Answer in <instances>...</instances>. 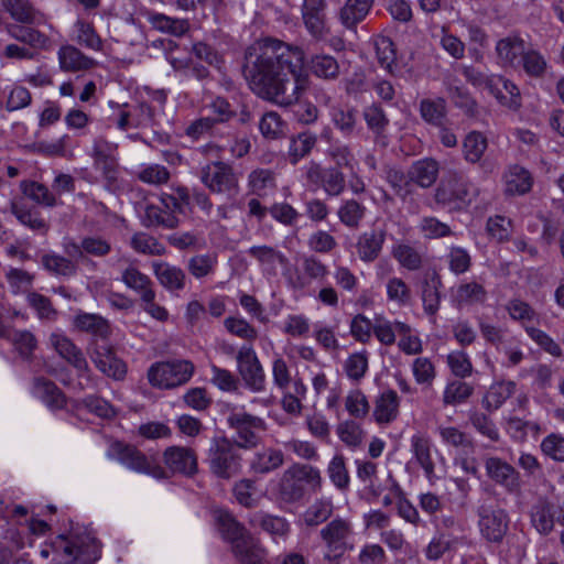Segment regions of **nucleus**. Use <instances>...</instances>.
<instances>
[{
  "label": "nucleus",
  "mask_w": 564,
  "mask_h": 564,
  "mask_svg": "<svg viewBox=\"0 0 564 564\" xmlns=\"http://www.w3.org/2000/svg\"><path fill=\"white\" fill-rule=\"evenodd\" d=\"M304 52L280 40L265 39L245 51L242 75L259 98L288 108L299 102L307 89L303 74Z\"/></svg>",
  "instance_id": "nucleus-1"
},
{
  "label": "nucleus",
  "mask_w": 564,
  "mask_h": 564,
  "mask_svg": "<svg viewBox=\"0 0 564 564\" xmlns=\"http://www.w3.org/2000/svg\"><path fill=\"white\" fill-rule=\"evenodd\" d=\"M354 525L347 518L335 517L319 531L326 552L324 561L329 564H338L344 554L354 550Z\"/></svg>",
  "instance_id": "nucleus-2"
},
{
  "label": "nucleus",
  "mask_w": 564,
  "mask_h": 564,
  "mask_svg": "<svg viewBox=\"0 0 564 564\" xmlns=\"http://www.w3.org/2000/svg\"><path fill=\"white\" fill-rule=\"evenodd\" d=\"M227 425L234 431L231 443L246 451L257 448L263 442V434L268 430L267 422L262 417L243 410L230 411Z\"/></svg>",
  "instance_id": "nucleus-3"
},
{
  "label": "nucleus",
  "mask_w": 564,
  "mask_h": 564,
  "mask_svg": "<svg viewBox=\"0 0 564 564\" xmlns=\"http://www.w3.org/2000/svg\"><path fill=\"white\" fill-rule=\"evenodd\" d=\"M473 185L462 173L451 172L435 188V203L449 212L465 209L471 203Z\"/></svg>",
  "instance_id": "nucleus-4"
},
{
  "label": "nucleus",
  "mask_w": 564,
  "mask_h": 564,
  "mask_svg": "<svg viewBox=\"0 0 564 564\" xmlns=\"http://www.w3.org/2000/svg\"><path fill=\"white\" fill-rule=\"evenodd\" d=\"M107 456L134 473L145 474L155 479L166 478L165 469L156 459L147 456L134 445L120 441L112 442L108 448Z\"/></svg>",
  "instance_id": "nucleus-5"
},
{
  "label": "nucleus",
  "mask_w": 564,
  "mask_h": 564,
  "mask_svg": "<svg viewBox=\"0 0 564 564\" xmlns=\"http://www.w3.org/2000/svg\"><path fill=\"white\" fill-rule=\"evenodd\" d=\"M207 462L210 471L221 479H230L241 470L242 457L236 446L225 436H216L208 448Z\"/></svg>",
  "instance_id": "nucleus-6"
},
{
  "label": "nucleus",
  "mask_w": 564,
  "mask_h": 564,
  "mask_svg": "<svg viewBox=\"0 0 564 564\" xmlns=\"http://www.w3.org/2000/svg\"><path fill=\"white\" fill-rule=\"evenodd\" d=\"M52 545L55 552L62 553L72 563L94 564L100 556L96 539L87 533L61 534Z\"/></svg>",
  "instance_id": "nucleus-7"
},
{
  "label": "nucleus",
  "mask_w": 564,
  "mask_h": 564,
  "mask_svg": "<svg viewBox=\"0 0 564 564\" xmlns=\"http://www.w3.org/2000/svg\"><path fill=\"white\" fill-rule=\"evenodd\" d=\"M195 367L189 360L156 362L148 371L149 382L160 389H173L191 380Z\"/></svg>",
  "instance_id": "nucleus-8"
},
{
  "label": "nucleus",
  "mask_w": 564,
  "mask_h": 564,
  "mask_svg": "<svg viewBox=\"0 0 564 564\" xmlns=\"http://www.w3.org/2000/svg\"><path fill=\"white\" fill-rule=\"evenodd\" d=\"M200 182L216 194L235 197L239 193V178L231 165L223 161L206 164L200 170Z\"/></svg>",
  "instance_id": "nucleus-9"
},
{
  "label": "nucleus",
  "mask_w": 564,
  "mask_h": 564,
  "mask_svg": "<svg viewBox=\"0 0 564 564\" xmlns=\"http://www.w3.org/2000/svg\"><path fill=\"white\" fill-rule=\"evenodd\" d=\"M476 514L480 536L490 544L500 545L509 531L508 512L499 507L481 505Z\"/></svg>",
  "instance_id": "nucleus-10"
},
{
  "label": "nucleus",
  "mask_w": 564,
  "mask_h": 564,
  "mask_svg": "<svg viewBox=\"0 0 564 564\" xmlns=\"http://www.w3.org/2000/svg\"><path fill=\"white\" fill-rule=\"evenodd\" d=\"M484 467L490 481L502 487L509 494L520 491L521 476L511 464L498 456H486Z\"/></svg>",
  "instance_id": "nucleus-11"
},
{
  "label": "nucleus",
  "mask_w": 564,
  "mask_h": 564,
  "mask_svg": "<svg viewBox=\"0 0 564 564\" xmlns=\"http://www.w3.org/2000/svg\"><path fill=\"white\" fill-rule=\"evenodd\" d=\"M238 371L246 387L253 392L265 388V373L256 351L250 346H242L237 354Z\"/></svg>",
  "instance_id": "nucleus-12"
},
{
  "label": "nucleus",
  "mask_w": 564,
  "mask_h": 564,
  "mask_svg": "<svg viewBox=\"0 0 564 564\" xmlns=\"http://www.w3.org/2000/svg\"><path fill=\"white\" fill-rule=\"evenodd\" d=\"M326 8V0H303L301 7L305 30L317 41L324 40L330 32L327 25Z\"/></svg>",
  "instance_id": "nucleus-13"
},
{
  "label": "nucleus",
  "mask_w": 564,
  "mask_h": 564,
  "mask_svg": "<svg viewBox=\"0 0 564 564\" xmlns=\"http://www.w3.org/2000/svg\"><path fill=\"white\" fill-rule=\"evenodd\" d=\"M90 359L95 367L108 378L120 381L127 375V365L119 358L112 346L94 344Z\"/></svg>",
  "instance_id": "nucleus-14"
},
{
  "label": "nucleus",
  "mask_w": 564,
  "mask_h": 564,
  "mask_svg": "<svg viewBox=\"0 0 564 564\" xmlns=\"http://www.w3.org/2000/svg\"><path fill=\"white\" fill-rule=\"evenodd\" d=\"M386 239L387 229L384 227L373 226L370 229L362 231L357 237L355 245L359 260L365 263H372L379 259L382 253Z\"/></svg>",
  "instance_id": "nucleus-15"
},
{
  "label": "nucleus",
  "mask_w": 564,
  "mask_h": 564,
  "mask_svg": "<svg viewBox=\"0 0 564 564\" xmlns=\"http://www.w3.org/2000/svg\"><path fill=\"white\" fill-rule=\"evenodd\" d=\"M163 462L172 473L194 476L198 471L195 451L186 446H169L163 452Z\"/></svg>",
  "instance_id": "nucleus-16"
},
{
  "label": "nucleus",
  "mask_w": 564,
  "mask_h": 564,
  "mask_svg": "<svg viewBox=\"0 0 564 564\" xmlns=\"http://www.w3.org/2000/svg\"><path fill=\"white\" fill-rule=\"evenodd\" d=\"M375 0H346L337 12V19L345 30L357 32V26L369 15Z\"/></svg>",
  "instance_id": "nucleus-17"
},
{
  "label": "nucleus",
  "mask_w": 564,
  "mask_h": 564,
  "mask_svg": "<svg viewBox=\"0 0 564 564\" xmlns=\"http://www.w3.org/2000/svg\"><path fill=\"white\" fill-rule=\"evenodd\" d=\"M151 268L154 276L166 291L176 293L185 289L187 276L182 268L166 261H153Z\"/></svg>",
  "instance_id": "nucleus-18"
},
{
  "label": "nucleus",
  "mask_w": 564,
  "mask_h": 564,
  "mask_svg": "<svg viewBox=\"0 0 564 564\" xmlns=\"http://www.w3.org/2000/svg\"><path fill=\"white\" fill-rule=\"evenodd\" d=\"M51 345L55 351L70 364L80 375L89 372L88 362L82 351L70 338L63 334H52L50 337Z\"/></svg>",
  "instance_id": "nucleus-19"
},
{
  "label": "nucleus",
  "mask_w": 564,
  "mask_h": 564,
  "mask_svg": "<svg viewBox=\"0 0 564 564\" xmlns=\"http://www.w3.org/2000/svg\"><path fill=\"white\" fill-rule=\"evenodd\" d=\"M495 50L501 66L517 68L525 51V42L519 35L510 34L500 39Z\"/></svg>",
  "instance_id": "nucleus-20"
},
{
  "label": "nucleus",
  "mask_w": 564,
  "mask_h": 564,
  "mask_svg": "<svg viewBox=\"0 0 564 564\" xmlns=\"http://www.w3.org/2000/svg\"><path fill=\"white\" fill-rule=\"evenodd\" d=\"M284 464V454L274 447H262L249 460V469L253 475L264 476L278 470Z\"/></svg>",
  "instance_id": "nucleus-21"
},
{
  "label": "nucleus",
  "mask_w": 564,
  "mask_h": 564,
  "mask_svg": "<svg viewBox=\"0 0 564 564\" xmlns=\"http://www.w3.org/2000/svg\"><path fill=\"white\" fill-rule=\"evenodd\" d=\"M440 163L432 158L420 159L408 171L409 182L422 188H430L438 178Z\"/></svg>",
  "instance_id": "nucleus-22"
},
{
  "label": "nucleus",
  "mask_w": 564,
  "mask_h": 564,
  "mask_svg": "<svg viewBox=\"0 0 564 564\" xmlns=\"http://www.w3.org/2000/svg\"><path fill=\"white\" fill-rule=\"evenodd\" d=\"M530 522L540 534L549 535L555 525V506L540 498L530 509Z\"/></svg>",
  "instance_id": "nucleus-23"
},
{
  "label": "nucleus",
  "mask_w": 564,
  "mask_h": 564,
  "mask_svg": "<svg viewBox=\"0 0 564 564\" xmlns=\"http://www.w3.org/2000/svg\"><path fill=\"white\" fill-rule=\"evenodd\" d=\"M74 327L83 333H88L96 338L108 339L111 335L109 322L101 315L79 312L73 319Z\"/></svg>",
  "instance_id": "nucleus-24"
},
{
  "label": "nucleus",
  "mask_w": 564,
  "mask_h": 564,
  "mask_svg": "<svg viewBox=\"0 0 564 564\" xmlns=\"http://www.w3.org/2000/svg\"><path fill=\"white\" fill-rule=\"evenodd\" d=\"M301 476L294 474L292 466L288 467L281 475L276 486L278 498L285 503H296L304 499L303 487L300 486Z\"/></svg>",
  "instance_id": "nucleus-25"
},
{
  "label": "nucleus",
  "mask_w": 564,
  "mask_h": 564,
  "mask_svg": "<svg viewBox=\"0 0 564 564\" xmlns=\"http://www.w3.org/2000/svg\"><path fill=\"white\" fill-rule=\"evenodd\" d=\"M231 551L240 564H268L265 549L252 535L238 541Z\"/></svg>",
  "instance_id": "nucleus-26"
},
{
  "label": "nucleus",
  "mask_w": 564,
  "mask_h": 564,
  "mask_svg": "<svg viewBox=\"0 0 564 564\" xmlns=\"http://www.w3.org/2000/svg\"><path fill=\"white\" fill-rule=\"evenodd\" d=\"M442 285L441 276L436 272L425 275L421 282V299L427 315L433 316L440 310Z\"/></svg>",
  "instance_id": "nucleus-27"
},
{
  "label": "nucleus",
  "mask_w": 564,
  "mask_h": 564,
  "mask_svg": "<svg viewBox=\"0 0 564 564\" xmlns=\"http://www.w3.org/2000/svg\"><path fill=\"white\" fill-rule=\"evenodd\" d=\"M505 192L508 195H524L529 193L533 185L531 173L519 164L508 167L505 175Z\"/></svg>",
  "instance_id": "nucleus-28"
},
{
  "label": "nucleus",
  "mask_w": 564,
  "mask_h": 564,
  "mask_svg": "<svg viewBox=\"0 0 564 564\" xmlns=\"http://www.w3.org/2000/svg\"><path fill=\"white\" fill-rule=\"evenodd\" d=\"M59 67L64 72L88 70L96 65L95 59L85 55L73 45H64L58 53Z\"/></svg>",
  "instance_id": "nucleus-29"
},
{
  "label": "nucleus",
  "mask_w": 564,
  "mask_h": 564,
  "mask_svg": "<svg viewBox=\"0 0 564 564\" xmlns=\"http://www.w3.org/2000/svg\"><path fill=\"white\" fill-rule=\"evenodd\" d=\"M33 392L52 410H59L66 405V397L63 391L46 378L41 377L34 380Z\"/></svg>",
  "instance_id": "nucleus-30"
},
{
  "label": "nucleus",
  "mask_w": 564,
  "mask_h": 564,
  "mask_svg": "<svg viewBox=\"0 0 564 564\" xmlns=\"http://www.w3.org/2000/svg\"><path fill=\"white\" fill-rule=\"evenodd\" d=\"M400 399L394 390L382 392L376 400L373 417L379 424H388L399 415Z\"/></svg>",
  "instance_id": "nucleus-31"
},
{
  "label": "nucleus",
  "mask_w": 564,
  "mask_h": 564,
  "mask_svg": "<svg viewBox=\"0 0 564 564\" xmlns=\"http://www.w3.org/2000/svg\"><path fill=\"white\" fill-rule=\"evenodd\" d=\"M142 225L147 228L162 227L164 229H175L180 225V219L166 208L154 204H149L144 208L141 218Z\"/></svg>",
  "instance_id": "nucleus-32"
},
{
  "label": "nucleus",
  "mask_w": 564,
  "mask_h": 564,
  "mask_svg": "<svg viewBox=\"0 0 564 564\" xmlns=\"http://www.w3.org/2000/svg\"><path fill=\"white\" fill-rule=\"evenodd\" d=\"M437 533L445 540L448 539L456 549L469 544L465 523L454 516H445L441 519Z\"/></svg>",
  "instance_id": "nucleus-33"
},
{
  "label": "nucleus",
  "mask_w": 564,
  "mask_h": 564,
  "mask_svg": "<svg viewBox=\"0 0 564 564\" xmlns=\"http://www.w3.org/2000/svg\"><path fill=\"white\" fill-rule=\"evenodd\" d=\"M452 299L457 306L481 304L487 299V291L478 282H464L452 290Z\"/></svg>",
  "instance_id": "nucleus-34"
},
{
  "label": "nucleus",
  "mask_w": 564,
  "mask_h": 564,
  "mask_svg": "<svg viewBox=\"0 0 564 564\" xmlns=\"http://www.w3.org/2000/svg\"><path fill=\"white\" fill-rule=\"evenodd\" d=\"M42 267L52 275L69 278L77 273L76 261L55 252H47L41 257Z\"/></svg>",
  "instance_id": "nucleus-35"
},
{
  "label": "nucleus",
  "mask_w": 564,
  "mask_h": 564,
  "mask_svg": "<svg viewBox=\"0 0 564 564\" xmlns=\"http://www.w3.org/2000/svg\"><path fill=\"white\" fill-rule=\"evenodd\" d=\"M366 206L355 198L343 199L337 209L339 221L350 229L360 227L366 217Z\"/></svg>",
  "instance_id": "nucleus-36"
},
{
  "label": "nucleus",
  "mask_w": 564,
  "mask_h": 564,
  "mask_svg": "<svg viewBox=\"0 0 564 564\" xmlns=\"http://www.w3.org/2000/svg\"><path fill=\"white\" fill-rule=\"evenodd\" d=\"M317 143V135L310 131H303L290 139L288 160L291 164H297L307 156Z\"/></svg>",
  "instance_id": "nucleus-37"
},
{
  "label": "nucleus",
  "mask_w": 564,
  "mask_h": 564,
  "mask_svg": "<svg viewBox=\"0 0 564 564\" xmlns=\"http://www.w3.org/2000/svg\"><path fill=\"white\" fill-rule=\"evenodd\" d=\"M10 210L23 226H26L31 230L42 235L48 231L50 225L41 217L40 212L26 208L15 200L11 202Z\"/></svg>",
  "instance_id": "nucleus-38"
},
{
  "label": "nucleus",
  "mask_w": 564,
  "mask_h": 564,
  "mask_svg": "<svg viewBox=\"0 0 564 564\" xmlns=\"http://www.w3.org/2000/svg\"><path fill=\"white\" fill-rule=\"evenodd\" d=\"M217 527L221 536L230 542L231 547L240 541L245 540V538L250 536L251 534L241 525L230 513L225 511H219L217 513Z\"/></svg>",
  "instance_id": "nucleus-39"
},
{
  "label": "nucleus",
  "mask_w": 564,
  "mask_h": 564,
  "mask_svg": "<svg viewBox=\"0 0 564 564\" xmlns=\"http://www.w3.org/2000/svg\"><path fill=\"white\" fill-rule=\"evenodd\" d=\"M411 447L426 478L432 480L435 477V465L431 456L430 440L423 435H414L411 438Z\"/></svg>",
  "instance_id": "nucleus-40"
},
{
  "label": "nucleus",
  "mask_w": 564,
  "mask_h": 564,
  "mask_svg": "<svg viewBox=\"0 0 564 564\" xmlns=\"http://www.w3.org/2000/svg\"><path fill=\"white\" fill-rule=\"evenodd\" d=\"M302 270L304 276H297L293 281V286L303 289L310 284L312 280H323L328 274V269L319 259L314 256H304L302 258Z\"/></svg>",
  "instance_id": "nucleus-41"
},
{
  "label": "nucleus",
  "mask_w": 564,
  "mask_h": 564,
  "mask_svg": "<svg viewBox=\"0 0 564 564\" xmlns=\"http://www.w3.org/2000/svg\"><path fill=\"white\" fill-rule=\"evenodd\" d=\"M4 9L11 17L22 23H40L43 15L36 11L29 0H1Z\"/></svg>",
  "instance_id": "nucleus-42"
},
{
  "label": "nucleus",
  "mask_w": 564,
  "mask_h": 564,
  "mask_svg": "<svg viewBox=\"0 0 564 564\" xmlns=\"http://www.w3.org/2000/svg\"><path fill=\"white\" fill-rule=\"evenodd\" d=\"M362 117L367 128L373 133L376 139L386 135L387 128L390 123L382 106L379 102H372L362 110Z\"/></svg>",
  "instance_id": "nucleus-43"
},
{
  "label": "nucleus",
  "mask_w": 564,
  "mask_h": 564,
  "mask_svg": "<svg viewBox=\"0 0 564 564\" xmlns=\"http://www.w3.org/2000/svg\"><path fill=\"white\" fill-rule=\"evenodd\" d=\"M121 281L127 288L137 292L141 300L151 297L150 295L154 292L151 279L135 267L127 268L122 272Z\"/></svg>",
  "instance_id": "nucleus-44"
},
{
  "label": "nucleus",
  "mask_w": 564,
  "mask_h": 564,
  "mask_svg": "<svg viewBox=\"0 0 564 564\" xmlns=\"http://www.w3.org/2000/svg\"><path fill=\"white\" fill-rule=\"evenodd\" d=\"M20 189L23 195L39 205L45 207H54L57 205V199L54 193L42 183L24 180L20 183Z\"/></svg>",
  "instance_id": "nucleus-45"
},
{
  "label": "nucleus",
  "mask_w": 564,
  "mask_h": 564,
  "mask_svg": "<svg viewBox=\"0 0 564 564\" xmlns=\"http://www.w3.org/2000/svg\"><path fill=\"white\" fill-rule=\"evenodd\" d=\"M149 22L155 30L177 37L189 30L188 20L175 19L162 13L150 14Z\"/></svg>",
  "instance_id": "nucleus-46"
},
{
  "label": "nucleus",
  "mask_w": 564,
  "mask_h": 564,
  "mask_svg": "<svg viewBox=\"0 0 564 564\" xmlns=\"http://www.w3.org/2000/svg\"><path fill=\"white\" fill-rule=\"evenodd\" d=\"M160 203L173 215L185 214L187 209L191 210V193L187 187L177 186L171 194L162 193Z\"/></svg>",
  "instance_id": "nucleus-47"
},
{
  "label": "nucleus",
  "mask_w": 564,
  "mask_h": 564,
  "mask_svg": "<svg viewBox=\"0 0 564 564\" xmlns=\"http://www.w3.org/2000/svg\"><path fill=\"white\" fill-rule=\"evenodd\" d=\"M8 32L14 40L25 43L33 48L43 50L50 44V39L33 28L10 24L8 26Z\"/></svg>",
  "instance_id": "nucleus-48"
},
{
  "label": "nucleus",
  "mask_w": 564,
  "mask_h": 564,
  "mask_svg": "<svg viewBox=\"0 0 564 564\" xmlns=\"http://www.w3.org/2000/svg\"><path fill=\"white\" fill-rule=\"evenodd\" d=\"M420 113L423 120L435 127L444 126L447 109L444 98L422 99L420 101Z\"/></svg>",
  "instance_id": "nucleus-49"
},
{
  "label": "nucleus",
  "mask_w": 564,
  "mask_h": 564,
  "mask_svg": "<svg viewBox=\"0 0 564 564\" xmlns=\"http://www.w3.org/2000/svg\"><path fill=\"white\" fill-rule=\"evenodd\" d=\"M130 247L140 254L145 256H164L167 250L158 238L148 232L138 231L130 239Z\"/></svg>",
  "instance_id": "nucleus-50"
},
{
  "label": "nucleus",
  "mask_w": 564,
  "mask_h": 564,
  "mask_svg": "<svg viewBox=\"0 0 564 564\" xmlns=\"http://www.w3.org/2000/svg\"><path fill=\"white\" fill-rule=\"evenodd\" d=\"M291 466H292L294 474H296L297 476H299V474L305 475L304 478H303V476L300 477L301 478L300 486L303 487L304 497L307 494L311 495V494H316V492L321 491L323 479H322V475H321V471L318 468H316L312 465H308V464H300V463L293 464Z\"/></svg>",
  "instance_id": "nucleus-51"
},
{
  "label": "nucleus",
  "mask_w": 564,
  "mask_h": 564,
  "mask_svg": "<svg viewBox=\"0 0 564 564\" xmlns=\"http://www.w3.org/2000/svg\"><path fill=\"white\" fill-rule=\"evenodd\" d=\"M516 391L513 381H501L492 384L484 398V406L487 410L499 409Z\"/></svg>",
  "instance_id": "nucleus-52"
},
{
  "label": "nucleus",
  "mask_w": 564,
  "mask_h": 564,
  "mask_svg": "<svg viewBox=\"0 0 564 564\" xmlns=\"http://www.w3.org/2000/svg\"><path fill=\"white\" fill-rule=\"evenodd\" d=\"M376 56L379 65L389 74H395L397 53L392 40L388 36H379L375 41Z\"/></svg>",
  "instance_id": "nucleus-53"
},
{
  "label": "nucleus",
  "mask_w": 564,
  "mask_h": 564,
  "mask_svg": "<svg viewBox=\"0 0 564 564\" xmlns=\"http://www.w3.org/2000/svg\"><path fill=\"white\" fill-rule=\"evenodd\" d=\"M358 111L354 107H334L330 118L334 126L346 137L351 135L357 124Z\"/></svg>",
  "instance_id": "nucleus-54"
},
{
  "label": "nucleus",
  "mask_w": 564,
  "mask_h": 564,
  "mask_svg": "<svg viewBox=\"0 0 564 564\" xmlns=\"http://www.w3.org/2000/svg\"><path fill=\"white\" fill-rule=\"evenodd\" d=\"M310 68L315 76L326 80H334L339 76V64L330 55L313 56L310 62Z\"/></svg>",
  "instance_id": "nucleus-55"
},
{
  "label": "nucleus",
  "mask_w": 564,
  "mask_h": 564,
  "mask_svg": "<svg viewBox=\"0 0 564 564\" xmlns=\"http://www.w3.org/2000/svg\"><path fill=\"white\" fill-rule=\"evenodd\" d=\"M217 256L213 253L196 254L188 259L187 270L197 280L205 279L215 272Z\"/></svg>",
  "instance_id": "nucleus-56"
},
{
  "label": "nucleus",
  "mask_w": 564,
  "mask_h": 564,
  "mask_svg": "<svg viewBox=\"0 0 564 564\" xmlns=\"http://www.w3.org/2000/svg\"><path fill=\"white\" fill-rule=\"evenodd\" d=\"M487 139L482 133L478 131L469 132L463 142L465 160L470 163L479 162L487 149Z\"/></svg>",
  "instance_id": "nucleus-57"
},
{
  "label": "nucleus",
  "mask_w": 564,
  "mask_h": 564,
  "mask_svg": "<svg viewBox=\"0 0 564 564\" xmlns=\"http://www.w3.org/2000/svg\"><path fill=\"white\" fill-rule=\"evenodd\" d=\"M393 258L400 263L401 267L416 271L422 267V254L413 247L406 243H399L392 248Z\"/></svg>",
  "instance_id": "nucleus-58"
},
{
  "label": "nucleus",
  "mask_w": 564,
  "mask_h": 564,
  "mask_svg": "<svg viewBox=\"0 0 564 564\" xmlns=\"http://www.w3.org/2000/svg\"><path fill=\"white\" fill-rule=\"evenodd\" d=\"M327 475L333 485L340 491L349 488L350 477L343 455H335L327 466Z\"/></svg>",
  "instance_id": "nucleus-59"
},
{
  "label": "nucleus",
  "mask_w": 564,
  "mask_h": 564,
  "mask_svg": "<svg viewBox=\"0 0 564 564\" xmlns=\"http://www.w3.org/2000/svg\"><path fill=\"white\" fill-rule=\"evenodd\" d=\"M520 66L530 77L541 78L546 72L547 63L539 51L525 50L520 59Z\"/></svg>",
  "instance_id": "nucleus-60"
},
{
  "label": "nucleus",
  "mask_w": 564,
  "mask_h": 564,
  "mask_svg": "<svg viewBox=\"0 0 564 564\" xmlns=\"http://www.w3.org/2000/svg\"><path fill=\"white\" fill-rule=\"evenodd\" d=\"M330 500L319 499L312 503L304 513V522L307 527H316L326 522L333 514Z\"/></svg>",
  "instance_id": "nucleus-61"
},
{
  "label": "nucleus",
  "mask_w": 564,
  "mask_h": 564,
  "mask_svg": "<svg viewBox=\"0 0 564 564\" xmlns=\"http://www.w3.org/2000/svg\"><path fill=\"white\" fill-rule=\"evenodd\" d=\"M137 177L142 183L161 186L170 181L171 173L165 166L160 164H143L137 173Z\"/></svg>",
  "instance_id": "nucleus-62"
},
{
  "label": "nucleus",
  "mask_w": 564,
  "mask_h": 564,
  "mask_svg": "<svg viewBox=\"0 0 564 564\" xmlns=\"http://www.w3.org/2000/svg\"><path fill=\"white\" fill-rule=\"evenodd\" d=\"M7 334L2 338L11 341L22 357L28 358L32 354L36 346V339L31 332L8 328Z\"/></svg>",
  "instance_id": "nucleus-63"
},
{
  "label": "nucleus",
  "mask_w": 564,
  "mask_h": 564,
  "mask_svg": "<svg viewBox=\"0 0 564 564\" xmlns=\"http://www.w3.org/2000/svg\"><path fill=\"white\" fill-rule=\"evenodd\" d=\"M285 122L275 111L265 112L259 122V129L267 139H279L284 134Z\"/></svg>",
  "instance_id": "nucleus-64"
}]
</instances>
